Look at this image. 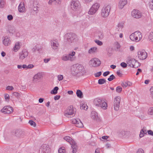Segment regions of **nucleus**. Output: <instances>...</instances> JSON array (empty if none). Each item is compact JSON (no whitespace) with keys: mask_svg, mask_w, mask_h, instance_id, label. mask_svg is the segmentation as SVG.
<instances>
[{"mask_svg":"<svg viewBox=\"0 0 153 153\" xmlns=\"http://www.w3.org/2000/svg\"><path fill=\"white\" fill-rule=\"evenodd\" d=\"M70 71L73 76H81L85 73L84 67L78 64H75L71 66Z\"/></svg>","mask_w":153,"mask_h":153,"instance_id":"obj_1","label":"nucleus"},{"mask_svg":"<svg viewBox=\"0 0 153 153\" xmlns=\"http://www.w3.org/2000/svg\"><path fill=\"white\" fill-rule=\"evenodd\" d=\"M94 102L95 105L100 107L103 109H106L107 108V103L101 98H97L95 99Z\"/></svg>","mask_w":153,"mask_h":153,"instance_id":"obj_2","label":"nucleus"},{"mask_svg":"<svg viewBox=\"0 0 153 153\" xmlns=\"http://www.w3.org/2000/svg\"><path fill=\"white\" fill-rule=\"evenodd\" d=\"M76 109L72 106L68 107L64 112V115L68 118H71L74 116L76 113Z\"/></svg>","mask_w":153,"mask_h":153,"instance_id":"obj_3","label":"nucleus"},{"mask_svg":"<svg viewBox=\"0 0 153 153\" xmlns=\"http://www.w3.org/2000/svg\"><path fill=\"white\" fill-rule=\"evenodd\" d=\"M65 39L69 44L75 42L77 40L76 35L71 33H67L65 36Z\"/></svg>","mask_w":153,"mask_h":153,"instance_id":"obj_4","label":"nucleus"},{"mask_svg":"<svg viewBox=\"0 0 153 153\" xmlns=\"http://www.w3.org/2000/svg\"><path fill=\"white\" fill-rule=\"evenodd\" d=\"M111 9V6L109 5L103 7L101 10V16L103 18L108 17L109 15Z\"/></svg>","mask_w":153,"mask_h":153,"instance_id":"obj_5","label":"nucleus"},{"mask_svg":"<svg viewBox=\"0 0 153 153\" xmlns=\"http://www.w3.org/2000/svg\"><path fill=\"white\" fill-rule=\"evenodd\" d=\"M70 7L72 10L77 12L80 8V4L78 1L74 0L70 2Z\"/></svg>","mask_w":153,"mask_h":153,"instance_id":"obj_6","label":"nucleus"},{"mask_svg":"<svg viewBox=\"0 0 153 153\" xmlns=\"http://www.w3.org/2000/svg\"><path fill=\"white\" fill-rule=\"evenodd\" d=\"M100 7V4L96 3L93 4L90 8L88 12V14L89 15H93L98 10Z\"/></svg>","mask_w":153,"mask_h":153,"instance_id":"obj_7","label":"nucleus"},{"mask_svg":"<svg viewBox=\"0 0 153 153\" xmlns=\"http://www.w3.org/2000/svg\"><path fill=\"white\" fill-rule=\"evenodd\" d=\"M127 63L132 68H137L140 66L139 63L134 59H129Z\"/></svg>","mask_w":153,"mask_h":153,"instance_id":"obj_8","label":"nucleus"},{"mask_svg":"<svg viewBox=\"0 0 153 153\" xmlns=\"http://www.w3.org/2000/svg\"><path fill=\"white\" fill-rule=\"evenodd\" d=\"M89 64L93 67H97L100 65L101 61L98 59L94 58L90 61Z\"/></svg>","mask_w":153,"mask_h":153,"instance_id":"obj_9","label":"nucleus"},{"mask_svg":"<svg viewBox=\"0 0 153 153\" xmlns=\"http://www.w3.org/2000/svg\"><path fill=\"white\" fill-rule=\"evenodd\" d=\"M120 97L119 96L115 97L114 101V109L116 111H118L120 108Z\"/></svg>","mask_w":153,"mask_h":153,"instance_id":"obj_10","label":"nucleus"},{"mask_svg":"<svg viewBox=\"0 0 153 153\" xmlns=\"http://www.w3.org/2000/svg\"><path fill=\"white\" fill-rule=\"evenodd\" d=\"M13 111V108L10 106H6L1 110V111L4 114H10Z\"/></svg>","mask_w":153,"mask_h":153,"instance_id":"obj_11","label":"nucleus"},{"mask_svg":"<svg viewBox=\"0 0 153 153\" xmlns=\"http://www.w3.org/2000/svg\"><path fill=\"white\" fill-rule=\"evenodd\" d=\"M138 58L141 60H144L147 57V54L145 51L143 50L137 52Z\"/></svg>","mask_w":153,"mask_h":153,"instance_id":"obj_12","label":"nucleus"},{"mask_svg":"<svg viewBox=\"0 0 153 153\" xmlns=\"http://www.w3.org/2000/svg\"><path fill=\"white\" fill-rule=\"evenodd\" d=\"M79 23L80 28L81 29H84L89 25V23L87 19L81 20Z\"/></svg>","mask_w":153,"mask_h":153,"instance_id":"obj_13","label":"nucleus"},{"mask_svg":"<svg viewBox=\"0 0 153 153\" xmlns=\"http://www.w3.org/2000/svg\"><path fill=\"white\" fill-rule=\"evenodd\" d=\"M131 15L132 17L136 19L140 18L142 16L141 12L137 10H134L131 12Z\"/></svg>","mask_w":153,"mask_h":153,"instance_id":"obj_14","label":"nucleus"},{"mask_svg":"<svg viewBox=\"0 0 153 153\" xmlns=\"http://www.w3.org/2000/svg\"><path fill=\"white\" fill-rule=\"evenodd\" d=\"M42 78V73L39 72L34 76L33 78V81L34 82H36L40 81Z\"/></svg>","mask_w":153,"mask_h":153,"instance_id":"obj_15","label":"nucleus"},{"mask_svg":"<svg viewBox=\"0 0 153 153\" xmlns=\"http://www.w3.org/2000/svg\"><path fill=\"white\" fill-rule=\"evenodd\" d=\"M28 55V52L25 50H23L19 53V57L20 60H23L27 57Z\"/></svg>","mask_w":153,"mask_h":153,"instance_id":"obj_16","label":"nucleus"},{"mask_svg":"<svg viewBox=\"0 0 153 153\" xmlns=\"http://www.w3.org/2000/svg\"><path fill=\"white\" fill-rule=\"evenodd\" d=\"M72 123L73 124H75L77 127L81 128L83 126L82 123L79 119H73Z\"/></svg>","mask_w":153,"mask_h":153,"instance_id":"obj_17","label":"nucleus"},{"mask_svg":"<svg viewBox=\"0 0 153 153\" xmlns=\"http://www.w3.org/2000/svg\"><path fill=\"white\" fill-rule=\"evenodd\" d=\"M2 42L4 45L7 46L10 45L11 40L9 37L6 36L4 38Z\"/></svg>","mask_w":153,"mask_h":153,"instance_id":"obj_18","label":"nucleus"},{"mask_svg":"<svg viewBox=\"0 0 153 153\" xmlns=\"http://www.w3.org/2000/svg\"><path fill=\"white\" fill-rule=\"evenodd\" d=\"M51 45L52 49L56 50L59 46V43L56 40H53L51 41Z\"/></svg>","mask_w":153,"mask_h":153,"instance_id":"obj_19","label":"nucleus"},{"mask_svg":"<svg viewBox=\"0 0 153 153\" xmlns=\"http://www.w3.org/2000/svg\"><path fill=\"white\" fill-rule=\"evenodd\" d=\"M41 148H42V151L43 153H49L50 152V148L48 145L45 144L43 145Z\"/></svg>","mask_w":153,"mask_h":153,"instance_id":"obj_20","label":"nucleus"},{"mask_svg":"<svg viewBox=\"0 0 153 153\" xmlns=\"http://www.w3.org/2000/svg\"><path fill=\"white\" fill-rule=\"evenodd\" d=\"M70 143L71 145V146L73 149V153H75L76 151V148L77 145L76 142L74 140H72L70 142Z\"/></svg>","mask_w":153,"mask_h":153,"instance_id":"obj_21","label":"nucleus"},{"mask_svg":"<svg viewBox=\"0 0 153 153\" xmlns=\"http://www.w3.org/2000/svg\"><path fill=\"white\" fill-rule=\"evenodd\" d=\"M127 3V0H120L118 4V7L120 9H122Z\"/></svg>","mask_w":153,"mask_h":153,"instance_id":"obj_22","label":"nucleus"},{"mask_svg":"<svg viewBox=\"0 0 153 153\" xmlns=\"http://www.w3.org/2000/svg\"><path fill=\"white\" fill-rule=\"evenodd\" d=\"M18 9L19 12L20 13L24 12L25 11V8L23 2H20L18 6Z\"/></svg>","mask_w":153,"mask_h":153,"instance_id":"obj_23","label":"nucleus"},{"mask_svg":"<svg viewBox=\"0 0 153 153\" xmlns=\"http://www.w3.org/2000/svg\"><path fill=\"white\" fill-rule=\"evenodd\" d=\"M75 52L74 51L70 52L69 53L68 55L70 61H73L76 59V57L75 56Z\"/></svg>","mask_w":153,"mask_h":153,"instance_id":"obj_24","label":"nucleus"},{"mask_svg":"<svg viewBox=\"0 0 153 153\" xmlns=\"http://www.w3.org/2000/svg\"><path fill=\"white\" fill-rule=\"evenodd\" d=\"M136 36H137V40L138 42L140 40L142 37V35L141 33L139 31H136L135 32Z\"/></svg>","mask_w":153,"mask_h":153,"instance_id":"obj_25","label":"nucleus"},{"mask_svg":"<svg viewBox=\"0 0 153 153\" xmlns=\"http://www.w3.org/2000/svg\"><path fill=\"white\" fill-rule=\"evenodd\" d=\"M20 46V42H17L15 44L14 47L13 48V51L15 52H17L19 49Z\"/></svg>","mask_w":153,"mask_h":153,"instance_id":"obj_26","label":"nucleus"},{"mask_svg":"<svg viewBox=\"0 0 153 153\" xmlns=\"http://www.w3.org/2000/svg\"><path fill=\"white\" fill-rule=\"evenodd\" d=\"M147 131H146V128L144 127L141 130L140 134V137H142L144 136V134H147Z\"/></svg>","mask_w":153,"mask_h":153,"instance_id":"obj_27","label":"nucleus"},{"mask_svg":"<svg viewBox=\"0 0 153 153\" xmlns=\"http://www.w3.org/2000/svg\"><path fill=\"white\" fill-rule=\"evenodd\" d=\"M137 36H136V34L135 32L134 33H132L130 36V39L132 41L136 42H138V41L137 40Z\"/></svg>","mask_w":153,"mask_h":153,"instance_id":"obj_28","label":"nucleus"},{"mask_svg":"<svg viewBox=\"0 0 153 153\" xmlns=\"http://www.w3.org/2000/svg\"><path fill=\"white\" fill-rule=\"evenodd\" d=\"M40 49V46L38 44H36L32 49V51L35 52L36 51H39Z\"/></svg>","mask_w":153,"mask_h":153,"instance_id":"obj_29","label":"nucleus"},{"mask_svg":"<svg viewBox=\"0 0 153 153\" xmlns=\"http://www.w3.org/2000/svg\"><path fill=\"white\" fill-rule=\"evenodd\" d=\"M91 116L93 119L96 120L98 118L97 113L94 111H92L91 113Z\"/></svg>","mask_w":153,"mask_h":153,"instance_id":"obj_30","label":"nucleus"},{"mask_svg":"<svg viewBox=\"0 0 153 153\" xmlns=\"http://www.w3.org/2000/svg\"><path fill=\"white\" fill-rule=\"evenodd\" d=\"M97 48L96 47L91 48L89 50L88 52L90 54L95 53L97 51Z\"/></svg>","mask_w":153,"mask_h":153,"instance_id":"obj_31","label":"nucleus"},{"mask_svg":"<svg viewBox=\"0 0 153 153\" xmlns=\"http://www.w3.org/2000/svg\"><path fill=\"white\" fill-rule=\"evenodd\" d=\"M76 94L77 96L79 98H82L83 97V94L81 91L79 90L76 91Z\"/></svg>","mask_w":153,"mask_h":153,"instance_id":"obj_32","label":"nucleus"},{"mask_svg":"<svg viewBox=\"0 0 153 153\" xmlns=\"http://www.w3.org/2000/svg\"><path fill=\"white\" fill-rule=\"evenodd\" d=\"M59 89L58 87H55L51 92V93L52 94H56L57 93V91Z\"/></svg>","mask_w":153,"mask_h":153,"instance_id":"obj_33","label":"nucleus"},{"mask_svg":"<svg viewBox=\"0 0 153 153\" xmlns=\"http://www.w3.org/2000/svg\"><path fill=\"white\" fill-rule=\"evenodd\" d=\"M62 59L64 61H70V59L68 54L63 55L62 57Z\"/></svg>","mask_w":153,"mask_h":153,"instance_id":"obj_34","label":"nucleus"},{"mask_svg":"<svg viewBox=\"0 0 153 153\" xmlns=\"http://www.w3.org/2000/svg\"><path fill=\"white\" fill-rule=\"evenodd\" d=\"M97 34L96 36L98 37L99 39H102L103 38L104 36L102 32L101 31H98Z\"/></svg>","mask_w":153,"mask_h":153,"instance_id":"obj_35","label":"nucleus"},{"mask_svg":"<svg viewBox=\"0 0 153 153\" xmlns=\"http://www.w3.org/2000/svg\"><path fill=\"white\" fill-rule=\"evenodd\" d=\"M6 4L5 0H0V8H3Z\"/></svg>","mask_w":153,"mask_h":153,"instance_id":"obj_36","label":"nucleus"},{"mask_svg":"<svg viewBox=\"0 0 153 153\" xmlns=\"http://www.w3.org/2000/svg\"><path fill=\"white\" fill-rule=\"evenodd\" d=\"M88 107L86 104L85 103H82L81 104L80 106L81 109H84L85 110H87L88 109Z\"/></svg>","mask_w":153,"mask_h":153,"instance_id":"obj_37","label":"nucleus"},{"mask_svg":"<svg viewBox=\"0 0 153 153\" xmlns=\"http://www.w3.org/2000/svg\"><path fill=\"white\" fill-rule=\"evenodd\" d=\"M106 82V80L104 79H100L98 80V83L99 84L101 85L105 83Z\"/></svg>","mask_w":153,"mask_h":153,"instance_id":"obj_38","label":"nucleus"},{"mask_svg":"<svg viewBox=\"0 0 153 153\" xmlns=\"http://www.w3.org/2000/svg\"><path fill=\"white\" fill-rule=\"evenodd\" d=\"M149 39L151 42H153V32H151L149 34Z\"/></svg>","mask_w":153,"mask_h":153,"instance_id":"obj_39","label":"nucleus"},{"mask_svg":"<svg viewBox=\"0 0 153 153\" xmlns=\"http://www.w3.org/2000/svg\"><path fill=\"white\" fill-rule=\"evenodd\" d=\"M148 113L150 115H153V107H151L149 109Z\"/></svg>","mask_w":153,"mask_h":153,"instance_id":"obj_40","label":"nucleus"},{"mask_svg":"<svg viewBox=\"0 0 153 153\" xmlns=\"http://www.w3.org/2000/svg\"><path fill=\"white\" fill-rule=\"evenodd\" d=\"M64 139L66 140L67 142L70 143V142L72 140V138L68 136L65 137H64Z\"/></svg>","mask_w":153,"mask_h":153,"instance_id":"obj_41","label":"nucleus"},{"mask_svg":"<svg viewBox=\"0 0 153 153\" xmlns=\"http://www.w3.org/2000/svg\"><path fill=\"white\" fill-rule=\"evenodd\" d=\"M115 78V77L113 74L110 76L109 77L108 79V80L109 81H111Z\"/></svg>","mask_w":153,"mask_h":153,"instance_id":"obj_42","label":"nucleus"},{"mask_svg":"<svg viewBox=\"0 0 153 153\" xmlns=\"http://www.w3.org/2000/svg\"><path fill=\"white\" fill-rule=\"evenodd\" d=\"M124 25V23L123 22H121L119 23L117 25V26L118 28H119V29H122Z\"/></svg>","mask_w":153,"mask_h":153,"instance_id":"obj_43","label":"nucleus"},{"mask_svg":"<svg viewBox=\"0 0 153 153\" xmlns=\"http://www.w3.org/2000/svg\"><path fill=\"white\" fill-rule=\"evenodd\" d=\"M95 42L97 43L98 45L99 46L102 45V42L99 40H95L94 41Z\"/></svg>","mask_w":153,"mask_h":153,"instance_id":"obj_44","label":"nucleus"},{"mask_svg":"<svg viewBox=\"0 0 153 153\" xmlns=\"http://www.w3.org/2000/svg\"><path fill=\"white\" fill-rule=\"evenodd\" d=\"M29 123L31 126H33V127H35L36 126V124L33 121L30 120Z\"/></svg>","mask_w":153,"mask_h":153,"instance_id":"obj_45","label":"nucleus"},{"mask_svg":"<svg viewBox=\"0 0 153 153\" xmlns=\"http://www.w3.org/2000/svg\"><path fill=\"white\" fill-rule=\"evenodd\" d=\"M116 91L118 93H120L122 91V88L120 86H118L116 89Z\"/></svg>","mask_w":153,"mask_h":153,"instance_id":"obj_46","label":"nucleus"},{"mask_svg":"<svg viewBox=\"0 0 153 153\" xmlns=\"http://www.w3.org/2000/svg\"><path fill=\"white\" fill-rule=\"evenodd\" d=\"M149 7L151 10H153V0L149 2Z\"/></svg>","mask_w":153,"mask_h":153,"instance_id":"obj_47","label":"nucleus"},{"mask_svg":"<svg viewBox=\"0 0 153 153\" xmlns=\"http://www.w3.org/2000/svg\"><path fill=\"white\" fill-rule=\"evenodd\" d=\"M58 80L59 81L62 80L63 79V76L62 75H59L57 76Z\"/></svg>","mask_w":153,"mask_h":153,"instance_id":"obj_48","label":"nucleus"},{"mask_svg":"<svg viewBox=\"0 0 153 153\" xmlns=\"http://www.w3.org/2000/svg\"><path fill=\"white\" fill-rule=\"evenodd\" d=\"M121 85L123 87L126 88L128 86V84L126 82H122Z\"/></svg>","mask_w":153,"mask_h":153,"instance_id":"obj_49","label":"nucleus"},{"mask_svg":"<svg viewBox=\"0 0 153 153\" xmlns=\"http://www.w3.org/2000/svg\"><path fill=\"white\" fill-rule=\"evenodd\" d=\"M120 65L121 67H123V68H126L127 67V64L124 62H122L121 63Z\"/></svg>","mask_w":153,"mask_h":153,"instance_id":"obj_50","label":"nucleus"},{"mask_svg":"<svg viewBox=\"0 0 153 153\" xmlns=\"http://www.w3.org/2000/svg\"><path fill=\"white\" fill-rule=\"evenodd\" d=\"M14 89L13 87L11 86H8L6 87V89L9 91H12Z\"/></svg>","mask_w":153,"mask_h":153,"instance_id":"obj_51","label":"nucleus"},{"mask_svg":"<svg viewBox=\"0 0 153 153\" xmlns=\"http://www.w3.org/2000/svg\"><path fill=\"white\" fill-rule=\"evenodd\" d=\"M102 74V72L101 71L98 72L94 74L95 76L96 77H98L100 76Z\"/></svg>","mask_w":153,"mask_h":153,"instance_id":"obj_52","label":"nucleus"},{"mask_svg":"<svg viewBox=\"0 0 153 153\" xmlns=\"http://www.w3.org/2000/svg\"><path fill=\"white\" fill-rule=\"evenodd\" d=\"M4 98L6 101L10 99V96L8 94H6L4 95Z\"/></svg>","mask_w":153,"mask_h":153,"instance_id":"obj_53","label":"nucleus"},{"mask_svg":"<svg viewBox=\"0 0 153 153\" xmlns=\"http://www.w3.org/2000/svg\"><path fill=\"white\" fill-rule=\"evenodd\" d=\"M55 4H60L61 3V0H53Z\"/></svg>","mask_w":153,"mask_h":153,"instance_id":"obj_54","label":"nucleus"},{"mask_svg":"<svg viewBox=\"0 0 153 153\" xmlns=\"http://www.w3.org/2000/svg\"><path fill=\"white\" fill-rule=\"evenodd\" d=\"M65 152V150L63 149H62V148H59L58 150L59 153H64Z\"/></svg>","mask_w":153,"mask_h":153,"instance_id":"obj_55","label":"nucleus"},{"mask_svg":"<svg viewBox=\"0 0 153 153\" xmlns=\"http://www.w3.org/2000/svg\"><path fill=\"white\" fill-rule=\"evenodd\" d=\"M38 7L37 6H35L34 4L33 5V10L34 11H36L38 10Z\"/></svg>","mask_w":153,"mask_h":153,"instance_id":"obj_56","label":"nucleus"},{"mask_svg":"<svg viewBox=\"0 0 153 153\" xmlns=\"http://www.w3.org/2000/svg\"><path fill=\"white\" fill-rule=\"evenodd\" d=\"M110 73V72L109 71L105 72L103 73V75L104 76H106L109 75Z\"/></svg>","mask_w":153,"mask_h":153,"instance_id":"obj_57","label":"nucleus"},{"mask_svg":"<svg viewBox=\"0 0 153 153\" xmlns=\"http://www.w3.org/2000/svg\"><path fill=\"white\" fill-rule=\"evenodd\" d=\"M151 95L153 98V86L150 89Z\"/></svg>","mask_w":153,"mask_h":153,"instance_id":"obj_58","label":"nucleus"},{"mask_svg":"<svg viewBox=\"0 0 153 153\" xmlns=\"http://www.w3.org/2000/svg\"><path fill=\"white\" fill-rule=\"evenodd\" d=\"M7 19L9 20L10 21L13 19V17L12 15H10L7 16Z\"/></svg>","mask_w":153,"mask_h":153,"instance_id":"obj_59","label":"nucleus"},{"mask_svg":"<svg viewBox=\"0 0 153 153\" xmlns=\"http://www.w3.org/2000/svg\"><path fill=\"white\" fill-rule=\"evenodd\" d=\"M60 97V96L59 95H56L54 97V99L55 100H59Z\"/></svg>","mask_w":153,"mask_h":153,"instance_id":"obj_60","label":"nucleus"},{"mask_svg":"<svg viewBox=\"0 0 153 153\" xmlns=\"http://www.w3.org/2000/svg\"><path fill=\"white\" fill-rule=\"evenodd\" d=\"M13 94L15 96L18 97L19 96L20 94L17 92H15L13 93Z\"/></svg>","mask_w":153,"mask_h":153,"instance_id":"obj_61","label":"nucleus"},{"mask_svg":"<svg viewBox=\"0 0 153 153\" xmlns=\"http://www.w3.org/2000/svg\"><path fill=\"white\" fill-rule=\"evenodd\" d=\"M137 153H144V151L141 149H139Z\"/></svg>","mask_w":153,"mask_h":153,"instance_id":"obj_62","label":"nucleus"},{"mask_svg":"<svg viewBox=\"0 0 153 153\" xmlns=\"http://www.w3.org/2000/svg\"><path fill=\"white\" fill-rule=\"evenodd\" d=\"M34 67V65L33 64H30L27 66V69H31L33 68Z\"/></svg>","mask_w":153,"mask_h":153,"instance_id":"obj_63","label":"nucleus"},{"mask_svg":"<svg viewBox=\"0 0 153 153\" xmlns=\"http://www.w3.org/2000/svg\"><path fill=\"white\" fill-rule=\"evenodd\" d=\"M149 134L153 136V132L151 130H149L147 131Z\"/></svg>","mask_w":153,"mask_h":153,"instance_id":"obj_64","label":"nucleus"}]
</instances>
